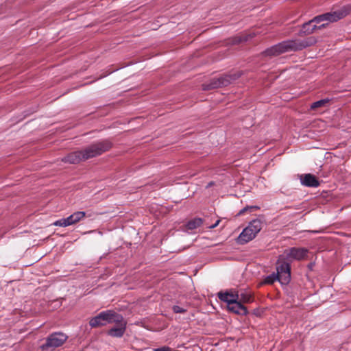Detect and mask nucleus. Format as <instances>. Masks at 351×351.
Here are the masks:
<instances>
[{
    "instance_id": "18",
    "label": "nucleus",
    "mask_w": 351,
    "mask_h": 351,
    "mask_svg": "<svg viewBox=\"0 0 351 351\" xmlns=\"http://www.w3.org/2000/svg\"><path fill=\"white\" fill-rule=\"evenodd\" d=\"M202 219L201 218H195L189 221L186 223V228L189 230H194L199 227L202 224Z\"/></svg>"
},
{
    "instance_id": "6",
    "label": "nucleus",
    "mask_w": 351,
    "mask_h": 351,
    "mask_svg": "<svg viewBox=\"0 0 351 351\" xmlns=\"http://www.w3.org/2000/svg\"><path fill=\"white\" fill-rule=\"evenodd\" d=\"M262 229V222L260 219L252 220L239 236V242L241 244L246 243L255 238L256 234Z\"/></svg>"
},
{
    "instance_id": "12",
    "label": "nucleus",
    "mask_w": 351,
    "mask_h": 351,
    "mask_svg": "<svg viewBox=\"0 0 351 351\" xmlns=\"http://www.w3.org/2000/svg\"><path fill=\"white\" fill-rule=\"evenodd\" d=\"M113 323H116L117 326L112 328L108 331V335L113 337H121L125 331V323L122 318L119 322H114Z\"/></svg>"
},
{
    "instance_id": "24",
    "label": "nucleus",
    "mask_w": 351,
    "mask_h": 351,
    "mask_svg": "<svg viewBox=\"0 0 351 351\" xmlns=\"http://www.w3.org/2000/svg\"><path fill=\"white\" fill-rule=\"evenodd\" d=\"M153 351H171V349L167 346H162L159 348L154 349Z\"/></svg>"
},
{
    "instance_id": "15",
    "label": "nucleus",
    "mask_w": 351,
    "mask_h": 351,
    "mask_svg": "<svg viewBox=\"0 0 351 351\" xmlns=\"http://www.w3.org/2000/svg\"><path fill=\"white\" fill-rule=\"evenodd\" d=\"M301 183L302 185L308 187H317L319 186V182L313 174L307 173L301 176Z\"/></svg>"
},
{
    "instance_id": "10",
    "label": "nucleus",
    "mask_w": 351,
    "mask_h": 351,
    "mask_svg": "<svg viewBox=\"0 0 351 351\" xmlns=\"http://www.w3.org/2000/svg\"><path fill=\"white\" fill-rule=\"evenodd\" d=\"M308 250L303 247H291L285 250V254L288 258L301 261L306 258Z\"/></svg>"
},
{
    "instance_id": "1",
    "label": "nucleus",
    "mask_w": 351,
    "mask_h": 351,
    "mask_svg": "<svg viewBox=\"0 0 351 351\" xmlns=\"http://www.w3.org/2000/svg\"><path fill=\"white\" fill-rule=\"evenodd\" d=\"M314 40L308 38L306 40H287L278 43L266 49L263 53L265 56H277L291 51L302 50L313 45Z\"/></svg>"
},
{
    "instance_id": "14",
    "label": "nucleus",
    "mask_w": 351,
    "mask_h": 351,
    "mask_svg": "<svg viewBox=\"0 0 351 351\" xmlns=\"http://www.w3.org/2000/svg\"><path fill=\"white\" fill-rule=\"evenodd\" d=\"M82 160H85L82 150L71 152L62 159V161L70 164L79 163Z\"/></svg>"
},
{
    "instance_id": "27",
    "label": "nucleus",
    "mask_w": 351,
    "mask_h": 351,
    "mask_svg": "<svg viewBox=\"0 0 351 351\" xmlns=\"http://www.w3.org/2000/svg\"><path fill=\"white\" fill-rule=\"evenodd\" d=\"M212 184H213V183H212V182H210V183H209V184H208V185H209V186H212Z\"/></svg>"
},
{
    "instance_id": "17",
    "label": "nucleus",
    "mask_w": 351,
    "mask_h": 351,
    "mask_svg": "<svg viewBox=\"0 0 351 351\" xmlns=\"http://www.w3.org/2000/svg\"><path fill=\"white\" fill-rule=\"evenodd\" d=\"M238 296H239V301H241L242 304L243 303H251L254 301L253 294L251 291H238Z\"/></svg>"
},
{
    "instance_id": "7",
    "label": "nucleus",
    "mask_w": 351,
    "mask_h": 351,
    "mask_svg": "<svg viewBox=\"0 0 351 351\" xmlns=\"http://www.w3.org/2000/svg\"><path fill=\"white\" fill-rule=\"evenodd\" d=\"M68 337L62 332H54L50 335L46 339V342L40 346L43 350L54 349L64 344Z\"/></svg>"
},
{
    "instance_id": "11",
    "label": "nucleus",
    "mask_w": 351,
    "mask_h": 351,
    "mask_svg": "<svg viewBox=\"0 0 351 351\" xmlns=\"http://www.w3.org/2000/svg\"><path fill=\"white\" fill-rule=\"evenodd\" d=\"M218 298L223 302H226L227 305L239 300L238 291L235 289H230L226 292L220 291L218 293Z\"/></svg>"
},
{
    "instance_id": "16",
    "label": "nucleus",
    "mask_w": 351,
    "mask_h": 351,
    "mask_svg": "<svg viewBox=\"0 0 351 351\" xmlns=\"http://www.w3.org/2000/svg\"><path fill=\"white\" fill-rule=\"evenodd\" d=\"M318 25H316L315 21H313V19L307 23L303 24L300 31V35H308L314 32L315 30L318 29Z\"/></svg>"
},
{
    "instance_id": "22",
    "label": "nucleus",
    "mask_w": 351,
    "mask_h": 351,
    "mask_svg": "<svg viewBox=\"0 0 351 351\" xmlns=\"http://www.w3.org/2000/svg\"><path fill=\"white\" fill-rule=\"evenodd\" d=\"M172 309L175 313H184L186 311V309L176 305L173 306Z\"/></svg>"
},
{
    "instance_id": "9",
    "label": "nucleus",
    "mask_w": 351,
    "mask_h": 351,
    "mask_svg": "<svg viewBox=\"0 0 351 351\" xmlns=\"http://www.w3.org/2000/svg\"><path fill=\"white\" fill-rule=\"evenodd\" d=\"M86 217L84 211H77L66 218L56 221L53 224L56 226L66 227L80 221Z\"/></svg>"
},
{
    "instance_id": "3",
    "label": "nucleus",
    "mask_w": 351,
    "mask_h": 351,
    "mask_svg": "<svg viewBox=\"0 0 351 351\" xmlns=\"http://www.w3.org/2000/svg\"><path fill=\"white\" fill-rule=\"evenodd\" d=\"M112 147V143L108 140L93 143L82 149L85 160L101 155Z\"/></svg>"
},
{
    "instance_id": "26",
    "label": "nucleus",
    "mask_w": 351,
    "mask_h": 351,
    "mask_svg": "<svg viewBox=\"0 0 351 351\" xmlns=\"http://www.w3.org/2000/svg\"><path fill=\"white\" fill-rule=\"evenodd\" d=\"M324 23H327V21H324L323 22L320 23L321 24Z\"/></svg>"
},
{
    "instance_id": "8",
    "label": "nucleus",
    "mask_w": 351,
    "mask_h": 351,
    "mask_svg": "<svg viewBox=\"0 0 351 351\" xmlns=\"http://www.w3.org/2000/svg\"><path fill=\"white\" fill-rule=\"evenodd\" d=\"M276 275L278 280L282 284L287 285L291 280V265L287 262L277 263Z\"/></svg>"
},
{
    "instance_id": "2",
    "label": "nucleus",
    "mask_w": 351,
    "mask_h": 351,
    "mask_svg": "<svg viewBox=\"0 0 351 351\" xmlns=\"http://www.w3.org/2000/svg\"><path fill=\"white\" fill-rule=\"evenodd\" d=\"M351 13V4L345 5L340 8L318 15L313 19V21H315L316 24H319L324 21H327V23H324L318 25V29L326 28L330 23L337 22Z\"/></svg>"
},
{
    "instance_id": "25",
    "label": "nucleus",
    "mask_w": 351,
    "mask_h": 351,
    "mask_svg": "<svg viewBox=\"0 0 351 351\" xmlns=\"http://www.w3.org/2000/svg\"><path fill=\"white\" fill-rule=\"evenodd\" d=\"M220 221H221L220 219L217 220L216 222L214 224L208 226V228H210V229H213V228H216L217 226H219Z\"/></svg>"
},
{
    "instance_id": "4",
    "label": "nucleus",
    "mask_w": 351,
    "mask_h": 351,
    "mask_svg": "<svg viewBox=\"0 0 351 351\" xmlns=\"http://www.w3.org/2000/svg\"><path fill=\"white\" fill-rule=\"evenodd\" d=\"M122 319V316L113 311H106L101 312L98 315L93 317L89 324L93 328L99 327L105 325L106 323H113L119 322Z\"/></svg>"
},
{
    "instance_id": "5",
    "label": "nucleus",
    "mask_w": 351,
    "mask_h": 351,
    "mask_svg": "<svg viewBox=\"0 0 351 351\" xmlns=\"http://www.w3.org/2000/svg\"><path fill=\"white\" fill-rule=\"evenodd\" d=\"M240 76L241 74L239 73H234L233 74L221 75L217 77H213L210 80L209 83L203 84V89L207 90L226 86Z\"/></svg>"
},
{
    "instance_id": "20",
    "label": "nucleus",
    "mask_w": 351,
    "mask_h": 351,
    "mask_svg": "<svg viewBox=\"0 0 351 351\" xmlns=\"http://www.w3.org/2000/svg\"><path fill=\"white\" fill-rule=\"evenodd\" d=\"M276 280H278V275H276V274H275V273H272L271 274H270L265 278L262 284L272 285Z\"/></svg>"
},
{
    "instance_id": "19",
    "label": "nucleus",
    "mask_w": 351,
    "mask_h": 351,
    "mask_svg": "<svg viewBox=\"0 0 351 351\" xmlns=\"http://www.w3.org/2000/svg\"><path fill=\"white\" fill-rule=\"evenodd\" d=\"M329 102V99H324L313 103L311 106V110H316L319 108L325 106Z\"/></svg>"
},
{
    "instance_id": "13",
    "label": "nucleus",
    "mask_w": 351,
    "mask_h": 351,
    "mask_svg": "<svg viewBox=\"0 0 351 351\" xmlns=\"http://www.w3.org/2000/svg\"><path fill=\"white\" fill-rule=\"evenodd\" d=\"M228 311L238 315H245L248 313L247 308L237 300L227 305Z\"/></svg>"
},
{
    "instance_id": "23",
    "label": "nucleus",
    "mask_w": 351,
    "mask_h": 351,
    "mask_svg": "<svg viewBox=\"0 0 351 351\" xmlns=\"http://www.w3.org/2000/svg\"><path fill=\"white\" fill-rule=\"evenodd\" d=\"M256 208H258V207H257V206H250V207L247 206V207H245L244 208H243L242 210H241L239 211V215H243V214H245V212H246L247 210H252V209H256Z\"/></svg>"
},
{
    "instance_id": "21",
    "label": "nucleus",
    "mask_w": 351,
    "mask_h": 351,
    "mask_svg": "<svg viewBox=\"0 0 351 351\" xmlns=\"http://www.w3.org/2000/svg\"><path fill=\"white\" fill-rule=\"evenodd\" d=\"M252 36L250 34L237 36L234 38V43L238 44L243 41H247Z\"/></svg>"
}]
</instances>
